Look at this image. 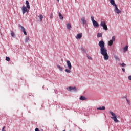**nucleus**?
<instances>
[{
  "label": "nucleus",
  "instance_id": "nucleus-1",
  "mask_svg": "<svg viewBox=\"0 0 131 131\" xmlns=\"http://www.w3.org/2000/svg\"><path fill=\"white\" fill-rule=\"evenodd\" d=\"M98 46L100 48V53L102 55V56H103L104 60H105V61L109 60V55H108L107 52L108 51L106 49V47H105V42H104V41H100L98 43Z\"/></svg>",
  "mask_w": 131,
  "mask_h": 131
},
{
  "label": "nucleus",
  "instance_id": "nucleus-2",
  "mask_svg": "<svg viewBox=\"0 0 131 131\" xmlns=\"http://www.w3.org/2000/svg\"><path fill=\"white\" fill-rule=\"evenodd\" d=\"M67 65L68 69H66L65 72H67V73H71V71L70 70L72 69V65L71 64L70 61L67 60Z\"/></svg>",
  "mask_w": 131,
  "mask_h": 131
},
{
  "label": "nucleus",
  "instance_id": "nucleus-3",
  "mask_svg": "<svg viewBox=\"0 0 131 131\" xmlns=\"http://www.w3.org/2000/svg\"><path fill=\"white\" fill-rule=\"evenodd\" d=\"M110 113H111L112 116H113L111 117V118H112V119H113L116 123H117V122H119V121L117 119V117L116 116L115 113L111 111L110 112Z\"/></svg>",
  "mask_w": 131,
  "mask_h": 131
},
{
  "label": "nucleus",
  "instance_id": "nucleus-4",
  "mask_svg": "<svg viewBox=\"0 0 131 131\" xmlns=\"http://www.w3.org/2000/svg\"><path fill=\"white\" fill-rule=\"evenodd\" d=\"M91 21L93 24L94 27H95V28H98V27L100 26L98 22L95 20V19H94V16H91Z\"/></svg>",
  "mask_w": 131,
  "mask_h": 131
},
{
  "label": "nucleus",
  "instance_id": "nucleus-5",
  "mask_svg": "<svg viewBox=\"0 0 131 131\" xmlns=\"http://www.w3.org/2000/svg\"><path fill=\"white\" fill-rule=\"evenodd\" d=\"M100 26L101 27H103V29L106 31V30H108V27H107V25L106 24V22L104 21H102L100 23Z\"/></svg>",
  "mask_w": 131,
  "mask_h": 131
},
{
  "label": "nucleus",
  "instance_id": "nucleus-6",
  "mask_svg": "<svg viewBox=\"0 0 131 131\" xmlns=\"http://www.w3.org/2000/svg\"><path fill=\"white\" fill-rule=\"evenodd\" d=\"M115 41V36H113L112 37V39L110 40L108 42V45L110 46V47H111L112 45H113V42Z\"/></svg>",
  "mask_w": 131,
  "mask_h": 131
},
{
  "label": "nucleus",
  "instance_id": "nucleus-7",
  "mask_svg": "<svg viewBox=\"0 0 131 131\" xmlns=\"http://www.w3.org/2000/svg\"><path fill=\"white\" fill-rule=\"evenodd\" d=\"M67 90L68 91H69V92H77V89H76V87L70 86L69 88H67Z\"/></svg>",
  "mask_w": 131,
  "mask_h": 131
},
{
  "label": "nucleus",
  "instance_id": "nucleus-8",
  "mask_svg": "<svg viewBox=\"0 0 131 131\" xmlns=\"http://www.w3.org/2000/svg\"><path fill=\"white\" fill-rule=\"evenodd\" d=\"M114 12L115 13H116V14H120V13H121V11H120V10L118 9V7H117V5H116V6H115Z\"/></svg>",
  "mask_w": 131,
  "mask_h": 131
},
{
  "label": "nucleus",
  "instance_id": "nucleus-9",
  "mask_svg": "<svg viewBox=\"0 0 131 131\" xmlns=\"http://www.w3.org/2000/svg\"><path fill=\"white\" fill-rule=\"evenodd\" d=\"M19 27L21 28V31H23V32H24V34L25 35H27V33L26 32V31L25 30V28H24V27L22 26H21V25H19Z\"/></svg>",
  "mask_w": 131,
  "mask_h": 131
},
{
  "label": "nucleus",
  "instance_id": "nucleus-10",
  "mask_svg": "<svg viewBox=\"0 0 131 131\" xmlns=\"http://www.w3.org/2000/svg\"><path fill=\"white\" fill-rule=\"evenodd\" d=\"M21 10H22L23 15L25 14L26 12H27V13H28V11L27 10V8H26V7L25 6H23Z\"/></svg>",
  "mask_w": 131,
  "mask_h": 131
},
{
  "label": "nucleus",
  "instance_id": "nucleus-11",
  "mask_svg": "<svg viewBox=\"0 0 131 131\" xmlns=\"http://www.w3.org/2000/svg\"><path fill=\"white\" fill-rule=\"evenodd\" d=\"M108 1H110V3L111 5L113 6V7H115L116 6H117L115 4V1L114 0H108Z\"/></svg>",
  "mask_w": 131,
  "mask_h": 131
},
{
  "label": "nucleus",
  "instance_id": "nucleus-12",
  "mask_svg": "<svg viewBox=\"0 0 131 131\" xmlns=\"http://www.w3.org/2000/svg\"><path fill=\"white\" fill-rule=\"evenodd\" d=\"M82 37V33L78 34L76 37V39H80Z\"/></svg>",
  "mask_w": 131,
  "mask_h": 131
},
{
  "label": "nucleus",
  "instance_id": "nucleus-13",
  "mask_svg": "<svg viewBox=\"0 0 131 131\" xmlns=\"http://www.w3.org/2000/svg\"><path fill=\"white\" fill-rule=\"evenodd\" d=\"M26 4L28 10H30V6L29 5V2L28 1H26Z\"/></svg>",
  "mask_w": 131,
  "mask_h": 131
},
{
  "label": "nucleus",
  "instance_id": "nucleus-14",
  "mask_svg": "<svg viewBox=\"0 0 131 131\" xmlns=\"http://www.w3.org/2000/svg\"><path fill=\"white\" fill-rule=\"evenodd\" d=\"M81 21H82V25H84V24H86V20H85V18H82L81 19Z\"/></svg>",
  "mask_w": 131,
  "mask_h": 131
},
{
  "label": "nucleus",
  "instance_id": "nucleus-15",
  "mask_svg": "<svg viewBox=\"0 0 131 131\" xmlns=\"http://www.w3.org/2000/svg\"><path fill=\"white\" fill-rule=\"evenodd\" d=\"M79 99L81 101H85L86 100V98L83 96H81Z\"/></svg>",
  "mask_w": 131,
  "mask_h": 131
},
{
  "label": "nucleus",
  "instance_id": "nucleus-16",
  "mask_svg": "<svg viewBox=\"0 0 131 131\" xmlns=\"http://www.w3.org/2000/svg\"><path fill=\"white\" fill-rule=\"evenodd\" d=\"M59 18L60 19V20H64V17H63V15H62V14L61 13H59Z\"/></svg>",
  "mask_w": 131,
  "mask_h": 131
},
{
  "label": "nucleus",
  "instance_id": "nucleus-17",
  "mask_svg": "<svg viewBox=\"0 0 131 131\" xmlns=\"http://www.w3.org/2000/svg\"><path fill=\"white\" fill-rule=\"evenodd\" d=\"M67 29H69V30H70V29H71V25L70 24V23L67 24Z\"/></svg>",
  "mask_w": 131,
  "mask_h": 131
},
{
  "label": "nucleus",
  "instance_id": "nucleus-18",
  "mask_svg": "<svg viewBox=\"0 0 131 131\" xmlns=\"http://www.w3.org/2000/svg\"><path fill=\"white\" fill-rule=\"evenodd\" d=\"M38 17L39 18V21L41 22V21H42V19H43V16L41 14L39 15Z\"/></svg>",
  "mask_w": 131,
  "mask_h": 131
},
{
  "label": "nucleus",
  "instance_id": "nucleus-19",
  "mask_svg": "<svg viewBox=\"0 0 131 131\" xmlns=\"http://www.w3.org/2000/svg\"><path fill=\"white\" fill-rule=\"evenodd\" d=\"M114 57L116 61H120V59H119V57L116 55H114Z\"/></svg>",
  "mask_w": 131,
  "mask_h": 131
},
{
  "label": "nucleus",
  "instance_id": "nucleus-20",
  "mask_svg": "<svg viewBox=\"0 0 131 131\" xmlns=\"http://www.w3.org/2000/svg\"><path fill=\"white\" fill-rule=\"evenodd\" d=\"M97 110H105L106 109V107L105 106L102 107H99L97 108Z\"/></svg>",
  "mask_w": 131,
  "mask_h": 131
},
{
  "label": "nucleus",
  "instance_id": "nucleus-21",
  "mask_svg": "<svg viewBox=\"0 0 131 131\" xmlns=\"http://www.w3.org/2000/svg\"><path fill=\"white\" fill-rule=\"evenodd\" d=\"M57 67L59 69V70H60V71H61V72L63 71V68H62L61 66L58 65Z\"/></svg>",
  "mask_w": 131,
  "mask_h": 131
},
{
  "label": "nucleus",
  "instance_id": "nucleus-22",
  "mask_svg": "<svg viewBox=\"0 0 131 131\" xmlns=\"http://www.w3.org/2000/svg\"><path fill=\"white\" fill-rule=\"evenodd\" d=\"M127 50H128V46H126L124 48H123V50L125 52H126V51H127Z\"/></svg>",
  "mask_w": 131,
  "mask_h": 131
},
{
  "label": "nucleus",
  "instance_id": "nucleus-23",
  "mask_svg": "<svg viewBox=\"0 0 131 131\" xmlns=\"http://www.w3.org/2000/svg\"><path fill=\"white\" fill-rule=\"evenodd\" d=\"M102 36H103V34L101 33H98L97 34V37H102Z\"/></svg>",
  "mask_w": 131,
  "mask_h": 131
},
{
  "label": "nucleus",
  "instance_id": "nucleus-24",
  "mask_svg": "<svg viewBox=\"0 0 131 131\" xmlns=\"http://www.w3.org/2000/svg\"><path fill=\"white\" fill-rule=\"evenodd\" d=\"M11 35L12 37H15V33L13 31H11Z\"/></svg>",
  "mask_w": 131,
  "mask_h": 131
},
{
  "label": "nucleus",
  "instance_id": "nucleus-25",
  "mask_svg": "<svg viewBox=\"0 0 131 131\" xmlns=\"http://www.w3.org/2000/svg\"><path fill=\"white\" fill-rule=\"evenodd\" d=\"M29 40V37H26L25 38V42L26 43L28 42Z\"/></svg>",
  "mask_w": 131,
  "mask_h": 131
},
{
  "label": "nucleus",
  "instance_id": "nucleus-26",
  "mask_svg": "<svg viewBox=\"0 0 131 131\" xmlns=\"http://www.w3.org/2000/svg\"><path fill=\"white\" fill-rule=\"evenodd\" d=\"M120 65L121 66H122V67H124L126 66V64H125V63H120Z\"/></svg>",
  "mask_w": 131,
  "mask_h": 131
},
{
  "label": "nucleus",
  "instance_id": "nucleus-27",
  "mask_svg": "<svg viewBox=\"0 0 131 131\" xmlns=\"http://www.w3.org/2000/svg\"><path fill=\"white\" fill-rule=\"evenodd\" d=\"M87 58L89 60H92V57L89 55L87 56Z\"/></svg>",
  "mask_w": 131,
  "mask_h": 131
},
{
  "label": "nucleus",
  "instance_id": "nucleus-28",
  "mask_svg": "<svg viewBox=\"0 0 131 131\" xmlns=\"http://www.w3.org/2000/svg\"><path fill=\"white\" fill-rule=\"evenodd\" d=\"M125 99H126L128 104H129V100H128V99H127V97L126 96L125 97Z\"/></svg>",
  "mask_w": 131,
  "mask_h": 131
},
{
  "label": "nucleus",
  "instance_id": "nucleus-29",
  "mask_svg": "<svg viewBox=\"0 0 131 131\" xmlns=\"http://www.w3.org/2000/svg\"><path fill=\"white\" fill-rule=\"evenodd\" d=\"M6 61H8V62H9V61H10V57H6Z\"/></svg>",
  "mask_w": 131,
  "mask_h": 131
},
{
  "label": "nucleus",
  "instance_id": "nucleus-30",
  "mask_svg": "<svg viewBox=\"0 0 131 131\" xmlns=\"http://www.w3.org/2000/svg\"><path fill=\"white\" fill-rule=\"evenodd\" d=\"M5 128H6V127H5V126H4V127L2 128V131H6V130H5Z\"/></svg>",
  "mask_w": 131,
  "mask_h": 131
},
{
  "label": "nucleus",
  "instance_id": "nucleus-31",
  "mask_svg": "<svg viewBox=\"0 0 131 131\" xmlns=\"http://www.w3.org/2000/svg\"><path fill=\"white\" fill-rule=\"evenodd\" d=\"M128 79H129V80L131 81V76H128Z\"/></svg>",
  "mask_w": 131,
  "mask_h": 131
},
{
  "label": "nucleus",
  "instance_id": "nucleus-32",
  "mask_svg": "<svg viewBox=\"0 0 131 131\" xmlns=\"http://www.w3.org/2000/svg\"><path fill=\"white\" fill-rule=\"evenodd\" d=\"M50 17L51 19H53V13H52V14H51Z\"/></svg>",
  "mask_w": 131,
  "mask_h": 131
},
{
  "label": "nucleus",
  "instance_id": "nucleus-33",
  "mask_svg": "<svg viewBox=\"0 0 131 131\" xmlns=\"http://www.w3.org/2000/svg\"><path fill=\"white\" fill-rule=\"evenodd\" d=\"M122 70L123 71V72H125V69H124V68H122Z\"/></svg>",
  "mask_w": 131,
  "mask_h": 131
},
{
  "label": "nucleus",
  "instance_id": "nucleus-34",
  "mask_svg": "<svg viewBox=\"0 0 131 131\" xmlns=\"http://www.w3.org/2000/svg\"><path fill=\"white\" fill-rule=\"evenodd\" d=\"M58 3H59V0H57Z\"/></svg>",
  "mask_w": 131,
  "mask_h": 131
}]
</instances>
